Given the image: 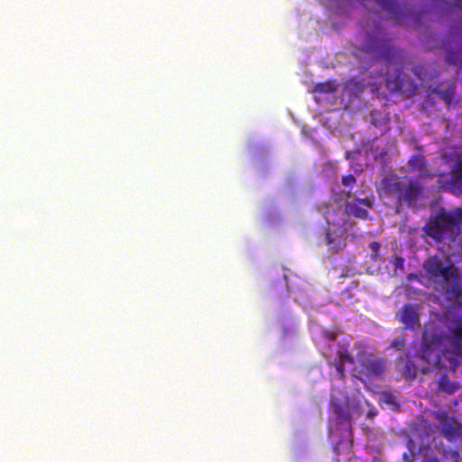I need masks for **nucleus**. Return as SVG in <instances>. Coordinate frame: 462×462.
<instances>
[{"mask_svg": "<svg viewBox=\"0 0 462 462\" xmlns=\"http://www.w3.org/2000/svg\"><path fill=\"white\" fill-rule=\"evenodd\" d=\"M380 198L400 213L403 207L411 208L422 197L423 186L419 180H406L395 174L386 175L376 187Z\"/></svg>", "mask_w": 462, "mask_h": 462, "instance_id": "obj_1", "label": "nucleus"}, {"mask_svg": "<svg viewBox=\"0 0 462 462\" xmlns=\"http://www.w3.org/2000/svg\"><path fill=\"white\" fill-rule=\"evenodd\" d=\"M462 224V208L451 211H439L430 218L424 226L425 233L434 240L440 242L444 239L455 241L460 233Z\"/></svg>", "mask_w": 462, "mask_h": 462, "instance_id": "obj_2", "label": "nucleus"}, {"mask_svg": "<svg viewBox=\"0 0 462 462\" xmlns=\"http://www.w3.org/2000/svg\"><path fill=\"white\" fill-rule=\"evenodd\" d=\"M423 268L429 277L443 287L455 285L457 282V270L453 264L444 265L439 256H430L423 263Z\"/></svg>", "mask_w": 462, "mask_h": 462, "instance_id": "obj_3", "label": "nucleus"}, {"mask_svg": "<svg viewBox=\"0 0 462 462\" xmlns=\"http://www.w3.org/2000/svg\"><path fill=\"white\" fill-rule=\"evenodd\" d=\"M438 183L442 190L453 195L462 194V160H458L451 170L450 176L444 173L439 175Z\"/></svg>", "mask_w": 462, "mask_h": 462, "instance_id": "obj_4", "label": "nucleus"}, {"mask_svg": "<svg viewBox=\"0 0 462 462\" xmlns=\"http://www.w3.org/2000/svg\"><path fill=\"white\" fill-rule=\"evenodd\" d=\"M362 373L369 379L381 377L386 369V359L383 357H374L371 354L363 352L358 356Z\"/></svg>", "mask_w": 462, "mask_h": 462, "instance_id": "obj_5", "label": "nucleus"}, {"mask_svg": "<svg viewBox=\"0 0 462 462\" xmlns=\"http://www.w3.org/2000/svg\"><path fill=\"white\" fill-rule=\"evenodd\" d=\"M386 87L391 91H400L406 97L415 94L418 87L402 70L398 69L393 77H388Z\"/></svg>", "mask_w": 462, "mask_h": 462, "instance_id": "obj_6", "label": "nucleus"}, {"mask_svg": "<svg viewBox=\"0 0 462 462\" xmlns=\"http://www.w3.org/2000/svg\"><path fill=\"white\" fill-rule=\"evenodd\" d=\"M396 319L402 323L406 329H414L420 323L418 307L413 304H404L397 312Z\"/></svg>", "mask_w": 462, "mask_h": 462, "instance_id": "obj_7", "label": "nucleus"}, {"mask_svg": "<svg viewBox=\"0 0 462 462\" xmlns=\"http://www.w3.org/2000/svg\"><path fill=\"white\" fill-rule=\"evenodd\" d=\"M373 203L374 199L372 197L355 199L353 201L346 203V211L349 215L365 219L368 216V211L365 208H372Z\"/></svg>", "mask_w": 462, "mask_h": 462, "instance_id": "obj_8", "label": "nucleus"}, {"mask_svg": "<svg viewBox=\"0 0 462 462\" xmlns=\"http://www.w3.org/2000/svg\"><path fill=\"white\" fill-rule=\"evenodd\" d=\"M445 49L447 50V55L445 60L447 63L457 67L462 66V45L457 43L453 45V41L450 39L445 42Z\"/></svg>", "mask_w": 462, "mask_h": 462, "instance_id": "obj_9", "label": "nucleus"}, {"mask_svg": "<svg viewBox=\"0 0 462 462\" xmlns=\"http://www.w3.org/2000/svg\"><path fill=\"white\" fill-rule=\"evenodd\" d=\"M448 331L454 349L458 355H462V319L454 320Z\"/></svg>", "mask_w": 462, "mask_h": 462, "instance_id": "obj_10", "label": "nucleus"}, {"mask_svg": "<svg viewBox=\"0 0 462 462\" xmlns=\"http://www.w3.org/2000/svg\"><path fill=\"white\" fill-rule=\"evenodd\" d=\"M431 94L439 95L448 105V106H455L457 103V99L455 96L454 87H449L446 91L442 92L437 88L429 89V97Z\"/></svg>", "mask_w": 462, "mask_h": 462, "instance_id": "obj_11", "label": "nucleus"}, {"mask_svg": "<svg viewBox=\"0 0 462 462\" xmlns=\"http://www.w3.org/2000/svg\"><path fill=\"white\" fill-rule=\"evenodd\" d=\"M408 166L411 171L421 172L426 167L425 158L420 154L412 155L408 162Z\"/></svg>", "mask_w": 462, "mask_h": 462, "instance_id": "obj_12", "label": "nucleus"}, {"mask_svg": "<svg viewBox=\"0 0 462 462\" xmlns=\"http://www.w3.org/2000/svg\"><path fill=\"white\" fill-rule=\"evenodd\" d=\"M337 85L335 80H328L326 82L318 83L313 88L315 93L331 94L337 90Z\"/></svg>", "mask_w": 462, "mask_h": 462, "instance_id": "obj_13", "label": "nucleus"}, {"mask_svg": "<svg viewBox=\"0 0 462 462\" xmlns=\"http://www.w3.org/2000/svg\"><path fill=\"white\" fill-rule=\"evenodd\" d=\"M374 2L390 14L396 15L399 11V5L394 0H374Z\"/></svg>", "mask_w": 462, "mask_h": 462, "instance_id": "obj_14", "label": "nucleus"}, {"mask_svg": "<svg viewBox=\"0 0 462 462\" xmlns=\"http://www.w3.org/2000/svg\"><path fill=\"white\" fill-rule=\"evenodd\" d=\"M439 389L440 391H444V392H447L448 393H454L457 389V386L456 384L450 383V381L448 380V375L445 374V375H442L440 380H439Z\"/></svg>", "mask_w": 462, "mask_h": 462, "instance_id": "obj_15", "label": "nucleus"}, {"mask_svg": "<svg viewBox=\"0 0 462 462\" xmlns=\"http://www.w3.org/2000/svg\"><path fill=\"white\" fill-rule=\"evenodd\" d=\"M441 434L448 439H453L458 435V430L456 427L451 424H443L441 428Z\"/></svg>", "mask_w": 462, "mask_h": 462, "instance_id": "obj_16", "label": "nucleus"}, {"mask_svg": "<svg viewBox=\"0 0 462 462\" xmlns=\"http://www.w3.org/2000/svg\"><path fill=\"white\" fill-rule=\"evenodd\" d=\"M443 456L447 458H450L452 462H458L459 453L457 450L448 449L443 451ZM427 462H440L438 457H430Z\"/></svg>", "mask_w": 462, "mask_h": 462, "instance_id": "obj_17", "label": "nucleus"}, {"mask_svg": "<svg viewBox=\"0 0 462 462\" xmlns=\"http://www.w3.org/2000/svg\"><path fill=\"white\" fill-rule=\"evenodd\" d=\"M337 357H338L337 362L342 363L344 365L345 364H354V357L346 348L339 350L337 352Z\"/></svg>", "mask_w": 462, "mask_h": 462, "instance_id": "obj_18", "label": "nucleus"}, {"mask_svg": "<svg viewBox=\"0 0 462 462\" xmlns=\"http://www.w3.org/2000/svg\"><path fill=\"white\" fill-rule=\"evenodd\" d=\"M417 374V367L411 362H407L403 367V375L406 379H414Z\"/></svg>", "mask_w": 462, "mask_h": 462, "instance_id": "obj_19", "label": "nucleus"}, {"mask_svg": "<svg viewBox=\"0 0 462 462\" xmlns=\"http://www.w3.org/2000/svg\"><path fill=\"white\" fill-rule=\"evenodd\" d=\"M381 401L389 405H398L396 396L390 391H383L381 393Z\"/></svg>", "mask_w": 462, "mask_h": 462, "instance_id": "obj_20", "label": "nucleus"}, {"mask_svg": "<svg viewBox=\"0 0 462 462\" xmlns=\"http://www.w3.org/2000/svg\"><path fill=\"white\" fill-rule=\"evenodd\" d=\"M326 243L328 245H330L337 251L340 250L342 248V245H344L341 241H337V243H335L332 235L328 230L326 233Z\"/></svg>", "mask_w": 462, "mask_h": 462, "instance_id": "obj_21", "label": "nucleus"}, {"mask_svg": "<svg viewBox=\"0 0 462 462\" xmlns=\"http://www.w3.org/2000/svg\"><path fill=\"white\" fill-rule=\"evenodd\" d=\"M369 247L372 250L373 254L371 255V259L375 262L379 257V250L381 248V245L377 241H373L369 244Z\"/></svg>", "mask_w": 462, "mask_h": 462, "instance_id": "obj_22", "label": "nucleus"}, {"mask_svg": "<svg viewBox=\"0 0 462 462\" xmlns=\"http://www.w3.org/2000/svg\"><path fill=\"white\" fill-rule=\"evenodd\" d=\"M355 182H356V178L352 174H348V175L344 176L342 178V184L344 186H349V185H351V184H353Z\"/></svg>", "mask_w": 462, "mask_h": 462, "instance_id": "obj_23", "label": "nucleus"}, {"mask_svg": "<svg viewBox=\"0 0 462 462\" xmlns=\"http://www.w3.org/2000/svg\"><path fill=\"white\" fill-rule=\"evenodd\" d=\"M344 365H345L342 363L336 362V368L341 379H344L346 377Z\"/></svg>", "mask_w": 462, "mask_h": 462, "instance_id": "obj_24", "label": "nucleus"}, {"mask_svg": "<svg viewBox=\"0 0 462 462\" xmlns=\"http://www.w3.org/2000/svg\"><path fill=\"white\" fill-rule=\"evenodd\" d=\"M405 345L404 337H396L392 342L393 347L403 346Z\"/></svg>", "mask_w": 462, "mask_h": 462, "instance_id": "obj_25", "label": "nucleus"}, {"mask_svg": "<svg viewBox=\"0 0 462 462\" xmlns=\"http://www.w3.org/2000/svg\"><path fill=\"white\" fill-rule=\"evenodd\" d=\"M393 265L396 269H403L404 267V260L402 257H396L393 263Z\"/></svg>", "mask_w": 462, "mask_h": 462, "instance_id": "obj_26", "label": "nucleus"}, {"mask_svg": "<svg viewBox=\"0 0 462 462\" xmlns=\"http://www.w3.org/2000/svg\"><path fill=\"white\" fill-rule=\"evenodd\" d=\"M391 51V49L387 50L384 53H383V56L385 58V60H390V56H389V53Z\"/></svg>", "mask_w": 462, "mask_h": 462, "instance_id": "obj_27", "label": "nucleus"}, {"mask_svg": "<svg viewBox=\"0 0 462 462\" xmlns=\"http://www.w3.org/2000/svg\"><path fill=\"white\" fill-rule=\"evenodd\" d=\"M414 277H416V275H415V274H410V275L408 276V278H409L410 280H411V279H414Z\"/></svg>", "mask_w": 462, "mask_h": 462, "instance_id": "obj_28", "label": "nucleus"}, {"mask_svg": "<svg viewBox=\"0 0 462 462\" xmlns=\"http://www.w3.org/2000/svg\"><path fill=\"white\" fill-rule=\"evenodd\" d=\"M372 124H373V125H376V122H375V120H374V117H372Z\"/></svg>", "mask_w": 462, "mask_h": 462, "instance_id": "obj_29", "label": "nucleus"}, {"mask_svg": "<svg viewBox=\"0 0 462 462\" xmlns=\"http://www.w3.org/2000/svg\"><path fill=\"white\" fill-rule=\"evenodd\" d=\"M353 82H354V80H353V79H351V80H349V81L347 82V85H350V84H352Z\"/></svg>", "mask_w": 462, "mask_h": 462, "instance_id": "obj_30", "label": "nucleus"}, {"mask_svg": "<svg viewBox=\"0 0 462 462\" xmlns=\"http://www.w3.org/2000/svg\"><path fill=\"white\" fill-rule=\"evenodd\" d=\"M460 3V6L462 8V0H457Z\"/></svg>", "mask_w": 462, "mask_h": 462, "instance_id": "obj_31", "label": "nucleus"}, {"mask_svg": "<svg viewBox=\"0 0 462 462\" xmlns=\"http://www.w3.org/2000/svg\"><path fill=\"white\" fill-rule=\"evenodd\" d=\"M407 462H411V459H408V460H407Z\"/></svg>", "mask_w": 462, "mask_h": 462, "instance_id": "obj_32", "label": "nucleus"}]
</instances>
